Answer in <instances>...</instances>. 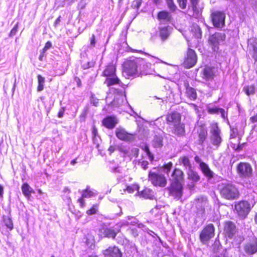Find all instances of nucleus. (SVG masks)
Masks as SVG:
<instances>
[{
    "mask_svg": "<svg viewBox=\"0 0 257 257\" xmlns=\"http://www.w3.org/2000/svg\"><path fill=\"white\" fill-rule=\"evenodd\" d=\"M116 136L120 140L130 141L133 139V136L127 133L123 128H117L115 132Z\"/></svg>",
    "mask_w": 257,
    "mask_h": 257,
    "instance_id": "18",
    "label": "nucleus"
},
{
    "mask_svg": "<svg viewBox=\"0 0 257 257\" xmlns=\"http://www.w3.org/2000/svg\"><path fill=\"white\" fill-rule=\"evenodd\" d=\"M103 125L109 129L112 128V117L108 116L105 118L102 121Z\"/></svg>",
    "mask_w": 257,
    "mask_h": 257,
    "instance_id": "37",
    "label": "nucleus"
},
{
    "mask_svg": "<svg viewBox=\"0 0 257 257\" xmlns=\"http://www.w3.org/2000/svg\"><path fill=\"white\" fill-rule=\"evenodd\" d=\"M22 191L23 194L28 198L29 199L31 197V194L34 193L33 189L27 184L25 183L23 184L22 186Z\"/></svg>",
    "mask_w": 257,
    "mask_h": 257,
    "instance_id": "27",
    "label": "nucleus"
},
{
    "mask_svg": "<svg viewBox=\"0 0 257 257\" xmlns=\"http://www.w3.org/2000/svg\"><path fill=\"white\" fill-rule=\"evenodd\" d=\"M251 209L250 203L246 201H239L235 204V210L241 219H244L247 217Z\"/></svg>",
    "mask_w": 257,
    "mask_h": 257,
    "instance_id": "6",
    "label": "nucleus"
},
{
    "mask_svg": "<svg viewBox=\"0 0 257 257\" xmlns=\"http://www.w3.org/2000/svg\"><path fill=\"white\" fill-rule=\"evenodd\" d=\"M199 168L204 175L208 179H211L214 177V173L211 170L207 164H202Z\"/></svg>",
    "mask_w": 257,
    "mask_h": 257,
    "instance_id": "21",
    "label": "nucleus"
},
{
    "mask_svg": "<svg viewBox=\"0 0 257 257\" xmlns=\"http://www.w3.org/2000/svg\"><path fill=\"white\" fill-rule=\"evenodd\" d=\"M191 7L194 13L193 15L197 16L200 12V9L198 6L199 0H190Z\"/></svg>",
    "mask_w": 257,
    "mask_h": 257,
    "instance_id": "30",
    "label": "nucleus"
},
{
    "mask_svg": "<svg viewBox=\"0 0 257 257\" xmlns=\"http://www.w3.org/2000/svg\"><path fill=\"white\" fill-rule=\"evenodd\" d=\"M142 0H134L132 4V7L134 9H138L141 6Z\"/></svg>",
    "mask_w": 257,
    "mask_h": 257,
    "instance_id": "45",
    "label": "nucleus"
},
{
    "mask_svg": "<svg viewBox=\"0 0 257 257\" xmlns=\"http://www.w3.org/2000/svg\"><path fill=\"white\" fill-rule=\"evenodd\" d=\"M139 186L137 185H133L132 186H128L126 188V190L128 192L131 193L134 192L135 190H138Z\"/></svg>",
    "mask_w": 257,
    "mask_h": 257,
    "instance_id": "46",
    "label": "nucleus"
},
{
    "mask_svg": "<svg viewBox=\"0 0 257 257\" xmlns=\"http://www.w3.org/2000/svg\"><path fill=\"white\" fill-rule=\"evenodd\" d=\"M103 254L106 257H111L112 255V248L109 247L103 251Z\"/></svg>",
    "mask_w": 257,
    "mask_h": 257,
    "instance_id": "48",
    "label": "nucleus"
},
{
    "mask_svg": "<svg viewBox=\"0 0 257 257\" xmlns=\"http://www.w3.org/2000/svg\"><path fill=\"white\" fill-rule=\"evenodd\" d=\"M152 146L156 149L161 148L163 145V136L162 135H156L152 141Z\"/></svg>",
    "mask_w": 257,
    "mask_h": 257,
    "instance_id": "20",
    "label": "nucleus"
},
{
    "mask_svg": "<svg viewBox=\"0 0 257 257\" xmlns=\"http://www.w3.org/2000/svg\"><path fill=\"white\" fill-rule=\"evenodd\" d=\"M78 202L80 203V205L81 207H83L84 205V200L83 199V197H81L78 199Z\"/></svg>",
    "mask_w": 257,
    "mask_h": 257,
    "instance_id": "61",
    "label": "nucleus"
},
{
    "mask_svg": "<svg viewBox=\"0 0 257 257\" xmlns=\"http://www.w3.org/2000/svg\"><path fill=\"white\" fill-rule=\"evenodd\" d=\"M243 91L248 96L253 95L255 92V86L253 85H246L243 88Z\"/></svg>",
    "mask_w": 257,
    "mask_h": 257,
    "instance_id": "35",
    "label": "nucleus"
},
{
    "mask_svg": "<svg viewBox=\"0 0 257 257\" xmlns=\"http://www.w3.org/2000/svg\"><path fill=\"white\" fill-rule=\"evenodd\" d=\"M144 150L145 152V153H146V155L148 156L149 159L151 161H152L154 159V156H153V155L150 151L149 147L148 146H145L144 148Z\"/></svg>",
    "mask_w": 257,
    "mask_h": 257,
    "instance_id": "43",
    "label": "nucleus"
},
{
    "mask_svg": "<svg viewBox=\"0 0 257 257\" xmlns=\"http://www.w3.org/2000/svg\"><path fill=\"white\" fill-rule=\"evenodd\" d=\"M141 196L146 199H152L153 193L152 190L148 188H145L141 192H138Z\"/></svg>",
    "mask_w": 257,
    "mask_h": 257,
    "instance_id": "32",
    "label": "nucleus"
},
{
    "mask_svg": "<svg viewBox=\"0 0 257 257\" xmlns=\"http://www.w3.org/2000/svg\"><path fill=\"white\" fill-rule=\"evenodd\" d=\"M52 47V43L48 41L46 43L45 46L44 48H50Z\"/></svg>",
    "mask_w": 257,
    "mask_h": 257,
    "instance_id": "62",
    "label": "nucleus"
},
{
    "mask_svg": "<svg viewBox=\"0 0 257 257\" xmlns=\"http://www.w3.org/2000/svg\"><path fill=\"white\" fill-rule=\"evenodd\" d=\"M143 63L144 62L142 60L136 57H131L129 59L125 60L123 64V72L128 76L135 77L153 74L152 71L148 72L141 70V66Z\"/></svg>",
    "mask_w": 257,
    "mask_h": 257,
    "instance_id": "2",
    "label": "nucleus"
},
{
    "mask_svg": "<svg viewBox=\"0 0 257 257\" xmlns=\"http://www.w3.org/2000/svg\"><path fill=\"white\" fill-rule=\"evenodd\" d=\"M38 86L37 87V91L40 92L43 90L44 88V83L45 81V78L42 77L41 75H38Z\"/></svg>",
    "mask_w": 257,
    "mask_h": 257,
    "instance_id": "36",
    "label": "nucleus"
},
{
    "mask_svg": "<svg viewBox=\"0 0 257 257\" xmlns=\"http://www.w3.org/2000/svg\"><path fill=\"white\" fill-rule=\"evenodd\" d=\"M64 115V110H60L58 114V116L60 118H61L63 117Z\"/></svg>",
    "mask_w": 257,
    "mask_h": 257,
    "instance_id": "63",
    "label": "nucleus"
},
{
    "mask_svg": "<svg viewBox=\"0 0 257 257\" xmlns=\"http://www.w3.org/2000/svg\"><path fill=\"white\" fill-rule=\"evenodd\" d=\"M46 50L47 49H42L41 51V52H40L41 54H40V55L39 56V58L40 60L42 61L43 60V56H44V55Z\"/></svg>",
    "mask_w": 257,
    "mask_h": 257,
    "instance_id": "60",
    "label": "nucleus"
},
{
    "mask_svg": "<svg viewBox=\"0 0 257 257\" xmlns=\"http://www.w3.org/2000/svg\"><path fill=\"white\" fill-rule=\"evenodd\" d=\"M211 142L213 145L218 146L222 141L220 131L216 123L213 124L211 130Z\"/></svg>",
    "mask_w": 257,
    "mask_h": 257,
    "instance_id": "12",
    "label": "nucleus"
},
{
    "mask_svg": "<svg viewBox=\"0 0 257 257\" xmlns=\"http://www.w3.org/2000/svg\"><path fill=\"white\" fill-rule=\"evenodd\" d=\"M173 164L169 162L164 166L163 171L164 173L168 174L172 168Z\"/></svg>",
    "mask_w": 257,
    "mask_h": 257,
    "instance_id": "44",
    "label": "nucleus"
},
{
    "mask_svg": "<svg viewBox=\"0 0 257 257\" xmlns=\"http://www.w3.org/2000/svg\"><path fill=\"white\" fill-rule=\"evenodd\" d=\"M215 74L216 70L214 67L205 65L201 67L200 76L206 82L212 81L215 76Z\"/></svg>",
    "mask_w": 257,
    "mask_h": 257,
    "instance_id": "8",
    "label": "nucleus"
},
{
    "mask_svg": "<svg viewBox=\"0 0 257 257\" xmlns=\"http://www.w3.org/2000/svg\"><path fill=\"white\" fill-rule=\"evenodd\" d=\"M158 19L164 22H169L171 21L172 16L168 12L161 11L158 14Z\"/></svg>",
    "mask_w": 257,
    "mask_h": 257,
    "instance_id": "24",
    "label": "nucleus"
},
{
    "mask_svg": "<svg viewBox=\"0 0 257 257\" xmlns=\"http://www.w3.org/2000/svg\"><path fill=\"white\" fill-rule=\"evenodd\" d=\"M103 75L107 77L104 84L110 87L112 85V65H108L103 71Z\"/></svg>",
    "mask_w": 257,
    "mask_h": 257,
    "instance_id": "17",
    "label": "nucleus"
},
{
    "mask_svg": "<svg viewBox=\"0 0 257 257\" xmlns=\"http://www.w3.org/2000/svg\"><path fill=\"white\" fill-rule=\"evenodd\" d=\"M237 174L242 179H247L248 181L244 182L243 183L244 187L247 188H251V184L249 179L252 176V168L248 163L240 162L236 167Z\"/></svg>",
    "mask_w": 257,
    "mask_h": 257,
    "instance_id": "4",
    "label": "nucleus"
},
{
    "mask_svg": "<svg viewBox=\"0 0 257 257\" xmlns=\"http://www.w3.org/2000/svg\"><path fill=\"white\" fill-rule=\"evenodd\" d=\"M169 9L172 12H174L177 7L173 3L172 0H166Z\"/></svg>",
    "mask_w": 257,
    "mask_h": 257,
    "instance_id": "41",
    "label": "nucleus"
},
{
    "mask_svg": "<svg viewBox=\"0 0 257 257\" xmlns=\"http://www.w3.org/2000/svg\"><path fill=\"white\" fill-rule=\"evenodd\" d=\"M243 250L247 255H252L257 252V238H253L243 245Z\"/></svg>",
    "mask_w": 257,
    "mask_h": 257,
    "instance_id": "13",
    "label": "nucleus"
},
{
    "mask_svg": "<svg viewBox=\"0 0 257 257\" xmlns=\"http://www.w3.org/2000/svg\"><path fill=\"white\" fill-rule=\"evenodd\" d=\"M248 48H257V40L255 38H252L248 40Z\"/></svg>",
    "mask_w": 257,
    "mask_h": 257,
    "instance_id": "38",
    "label": "nucleus"
},
{
    "mask_svg": "<svg viewBox=\"0 0 257 257\" xmlns=\"http://www.w3.org/2000/svg\"><path fill=\"white\" fill-rule=\"evenodd\" d=\"M186 171L189 179L194 182H196L200 180V177L199 175L196 172L193 170V167Z\"/></svg>",
    "mask_w": 257,
    "mask_h": 257,
    "instance_id": "28",
    "label": "nucleus"
},
{
    "mask_svg": "<svg viewBox=\"0 0 257 257\" xmlns=\"http://www.w3.org/2000/svg\"><path fill=\"white\" fill-rule=\"evenodd\" d=\"M170 180L172 183L169 188L170 193L175 198L179 199L183 194V172L179 169H175L171 174Z\"/></svg>",
    "mask_w": 257,
    "mask_h": 257,
    "instance_id": "3",
    "label": "nucleus"
},
{
    "mask_svg": "<svg viewBox=\"0 0 257 257\" xmlns=\"http://www.w3.org/2000/svg\"><path fill=\"white\" fill-rule=\"evenodd\" d=\"M226 38L224 33L218 32L211 35L209 37V42L214 47H217L220 43L223 42Z\"/></svg>",
    "mask_w": 257,
    "mask_h": 257,
    "instance_id": "14",
    "label": "nucleus"
},
{
    "mask_svg": "<svg viewBox=\"0 0 257 257\" xmlns=\"http://www.w3.org/2000/svg\"><path fill=\"white\" fill-rule=\"evenodd\" d=\"M207 111L210 114H220L221 117L225 119L227 117V114L224 109L217 107L214 106L211 107L210 106L207 107Z\"/></svg>",
    "mask_w": 257,
    "mask_h": 257,
    "instance_id": "22",
    "label": "nucleus"
},
{
    "mask_svg": "<svg viewBox=\"0 0 257 257\" xmlns=\"http://www.w3.org/2000/svg\"><path fill=\"white\" fill-rule=\"evenodd\" d=\"M199 134V142L200 144H202L206 140L207 132L205 128L201 126L198 131Z\"/></svg>",
    "mask_w": 257,
    "mask_h": 257,
    "instance_id": "29",
    "label": "nucleus"
},
{
    "mask_svg": "<svg viewBox=\"0 0 257 257\" xmlns=\"http://www.w3.org/2000/svg\"><path fill=\"white\" fill-rule=\"evenodd\" d=\"M123 41L120 43V46L122 48H128V46L127 43L126 42V38H125V35L123 36Z\"/></svg>",
    "mask_w": 257,
    "mask_h": 257,
    "instance_id": "53",
    "label": "nucleus"
},
{
    "mask_svg": "<svg viewBox=\"0 0 257 257\" xmlns=\"http://www.w3.org/2000/svg\"><path fill=\"white\" fill-rule=\"evenodd\" d=\"M186 94L187 97L191 100H195L197 98L196 90L189 86L186 87Z\"/></svg>",
    "mask_w": 257,
    "mask_h": 257,
    "instance_id": "25",
    "label": "nucleus"
},
{
    "mask_svg": "<svg viewBox=\"0 0 257 257\" xmlns=\"http://www.w3.org/2000/svg\"><path fill=\"white\" fill-rule=\"evenodd\" d=\"M122 253L118 247L113 246V257H121Z\"/></svg>",
    "mask_w": 257,
    "mask_h": 257,
    "instance_id": "47",
    "label": "nucleus"
},
{
    "mask_svg": "<svg viewBox=\"0 0 257 257\" xmlns=\"http://www.w3.org/2000/svg\"><path fill=\"white\" fill-rule=\"evenodd\" d=\"M253 57L257 61V49H252Z\"/></svg>",
    "mask_w": 257,
    "mask_h": 257,
    "instance_id": "59",
    "label": "nucleus"
},
{
    "mask_svg": "<svg viewBox=\"0 0 257 257\" xmlns=\"http://www.w3.org/2000/svg\"><path fill=\"white\" fill-rule=\"evenodd\" d=\"M91 102L94 106H96L98 103V99L92 96Z\"/></svg>",
    "mask_w": 257,
    "mask_h": 257,
    "instance_id": "57",
    "label": "nucleus"
},
{
    "mask_svg": "<svg viewBox=\"0 0 257 257\" xmlns=\"http://www.w3.org/2000/svg\"><path fill=\"white\" fill-rule=\"evenodd\" d=\"M166 119L168 123L174 125L180 122L181 116L178 112H174L169 113L167 116Z\"/></svg>",
    "mask_w": 257,
    "mask_h": 257,
    "instance_id": "19",
    "label": "nucleus"
},
{
    "mask_svg": "<svg viewBox=\"0 0 257 257\" xmlns=\"http://www.w3.org/2000/svg\"><path fill=\"white\" fill-rule=\"evenodd\" d=\"M197 61V56L193 49H188L186 56L185 57L183 66L187 69L193 67Z\"/></svg>",
    "mask_w": 257,
    "mask_h": 257,
    "instance_id": "10",
    "label": "nucleus"
},
{
    "mask_svg": "<svg viewBox=\"0 0 257 257\" xmlns=\"http://www.w3.org/2000/svg\"><path fill=\"white\" fill-rule=\"evenodd\" d=\"M115 210L116 211V212L115 213V214L116 215L119 216L121 214V213H122L121 209L119 206L116 205L115 207Z\"/></svg>",
    "mask_w": 257,
    "mask_h": 257,
    "instance_id": "55",
    "label": "nucleus"
},
{
    "mask_svg": "<svg viewBox=\"0 0 257 257\" xmlns=\"http://www.w3.org/2000/svg\"><path fill=\"white\" fill-rule=\"evenodd\" d=\"M250 119L251 121L253 122L257 121V114L255 116L251 117Z\"/></svg>",
    "mask_w": 257,
    "mask_h": 257,
    "instance_id": "64",
    "label": "nucleus"
},
{
    "mask_svg": "<svg viewBox=\"0 0 257 257\" xmlns=\"http://www.w3.org/2000/svg\"><path fill=\"white\" fill-rule=\"evenodd\" d=\"M18 25L16 24L15 25V26L12 29V30L10 32V34H9L10 37H13L16 34V33L18 31Z\"/></svg>",
    "mask_w": 257,
    "mask_h": 257,
    "instance_id": "51",
    "label": "nucleus"
},
{
    "mask_svg": "<svg viewBox=\"0 0 257 257\" xmlns=\"http://www.w3.org/2000/svg\"><path fill=\"white\" fill-rule=\"evenodd\" d=\"M195 161L199 164V167L201 166L202 164H204L205 163L201 161V159L198 156H195L194 157Z\"/></svg>",
    "mask_w": 257,
    "mask_h": 257,
    "instance_id": "56",
    "label": "nucleus"
},
{
    "mask_svg": "<svg viewBox=\"0 0 257 257\" xmlns=\"http://www.w3.org/2000/svg\"><path fill=\"white\" fill-rule=\"evenodd\" d=\"M174 128L173 133L175 135L178 136H183L185 134V129L184 124L180 122L173 125Z\"/></svg>",
    "mask_w": 257,
    "mask_h": 257,
    "instance_id": "23",
    "label": "nucleus"
},
{
    "mask_svg": "<svg viewBox=\"0 0 257 257\" xmlns=\"http://www.w3.org/2000/svg\"><path fill=\"white\" fill-rule=\"evenodd\" d=\"M90 46L92 47H94L95 46V43H96V37L94 35V34H92V36L91 37L90 39Z\"/></svg>",
    "mask_w": 257,
    "mask_h": 257,
    "instance_id": "52",
    "label": "nucleus"
},
{
    "mask_svg": "<svg viewBox=\"0 0 257 257\" xmlns=\"http://www.w3.org/2000/svg\"><path fill=\"white\" fill-rule=\"evenodd\" d=\"M148 165L149 163L147 161H144L141 163V166L144 170H146L148 168Z\"/></svg>",
    "mask_w": 257,
    "mask_h": 257,
    "instance_id": "58",
    "label": "nucleus"
},
{
    "mask_svg": "<svg viewBox=\"0 0 257 257\" xmlns=\"http://www.w3.org/2000/svg\"><path fill=\"white\" fill-rule=\"evenodd\" d=\"M110 94H108L107 96L106 97V102L108 104V108L105 109L106 111L108 112H110L111 109V104L112 103V101L111 100V96H110Z\"/></svg>",
    "mask_w": 257,
    "mask_h": 257,
    "instance_id": "40",
    "label": "nucleus"
},
{
    "mask_svg": "<svg viewBox=\"0 0 257 257\" xmlns=\"http://www.w3.org/2000/svg\"><path fill=\"white\" fill-rule=\"evenodd\" d=\"M110 223L103 222L99 230V235L101 237H111L112 235V231L111 227H109Z\"/></svg>",
    "mask_w": 257,
    "mask_h": 257,
    "instance_id": "16",
    "label": "nucleus"
},
{
    "mask_svg": "<svg viewBox=\"0 0 257 257\" xmlns=\"http://www.w3.org/2000/svg\"><path fill=\"white\" fill-rule=\"evenodd\" d=\"M94 65V62L93 61L88 62L87 64H82V67L84 69H88L90 67H93Z\"/></svg>",
    "mask_w": 257,
    "mask_h": 257,
    "instance_id": "50",
    "label": "nucleus"
},
{
    "mask_svg": "<svg viewBox=\"0 0 257 257\" xmlns=\"http://www.w3.org/2000/svg\"><path fill=\"white\" fill-rule=\"evenodd\" d=\"M180 7L184 9L186 7L187 0H177Z\"/></svg>",
    "mask_w": 257,
    "mask_h": 257,
    "instance_id": "49",
    "label": "nucleus"
},
{
    "mask_svg": "<svg viewBox=\"0 0 257 257\" xmlns=\"http://www.w3.org/2000/svg\"><path fill=\"white\" fill-rule=\"evenodd\" d=\"M224 231L225 235L229 238L233 237L236 232L235 224L230 221L225 222L224 224Z\"/></svg>",
    "mask_w": 257,
    "mask_h": 257,
    "instance_id": "15",
    "label": "nucleus"
},
{
    "mask_svg": "<svg viewBox=\"0 0 257 257\" xmlns=\"http://www.w3.org/2000/svg\"><path fill=\"white\" fill-rule=\"evenodd\" d=\"M97 193L95 190H91L89 187H87L83 190L82 193V196L83 198H89L95 196Z\"/></svg>",
    "mask_w": 257,
    "mask_h": 257,
    "instance_id": "33",
    "label": "nucleus"
},
{
    "mask_svg": "<svg viewBox=\"0 0 257 257\" xmlns=\"http://www.w3.org/2000/svg\"><path fill=\"white\" fill-rule=\"evenodd\" d=\"M215 228L212 224H209L205 226L200 233V241L206 244L214 236Z\"/></svg>",
    "mask_w": 257,
    "mask_h": 257,
    "instance_id": "7",
    "label": "nucleus"
},
{
    "mask_svg": "<svg viewBox=\"0 0 257 257\" xmlns=\"http://www.w3.org/2000/svg\"><path fill=\"white\" fill-rule=\"evenodd\" d=\"M98 210V206L97 205H94L93 206L86 212L87 214L89 215H93L96 213Z\"/></svg>",
    "mask_w": 257,
    "mask_h": 257,
    "instance_id": "42",
    "label": "nucleus"
},
{
    "mask_svg": "<svg viewBox=\"0 0 257 257\" xmlns=\"http://www.w3.org/2000/svg\"><path fill=\"white\" fill-rule=\"evenodd\" d=\"M171 28L165 27L160 29V35L162 39H167L170 34Z\"/></svg>",
    "mask_w": 257,
    "mask_h": 257,
    "instance_id": "34",
    "label": "nucleus"
},
{
    "mask_svg": "<svg viewBox=\"0 0 257 257\" xmlns=\"http://www.w3.org/2000/svg\"><path fill=\"white\" fill-rule=\"evenodd\" d=\"M179 163L181 165L183 166L186 171L193 167L188 157L187 156L180 157L179 159Z\"/></svg>",
    "mask_w": 257,
    "mask_h": 257,
    "instance_id": "26",
    "label": "nucleus"
},
{
    "mask_svg": "<svg viewBox=\"0 0 257 257\" xmlns=\"http://www.w3.org/2000/svg\"><path fill=\"white\" fill-rule=\"evenodd\" d=\"M92 135L93 137L94 141H97V130L95 126H93L92 128Z\"/></svg>",
    "mask_w": 257,
    "mask_h": 257,
    "instance_id": "54",
    "label": "nucleus"
},
{
    "mask_svg": "<svg viewBox=\"0 0 257 257\" xmlns=\"http://www.w3.org/2000/svg\"><path fill=\"white\" fill-rule=\"evenodd\" d=\"M114 70L113 67V108L128 106L133 113L131 115H138L128 104L125 95V85L120 83L119 79L115 74Z\"/></svg>",
    "mask_w": 257,
    "mask_h": 257,
    "instance_id": "1",
    "label": "nucleus"
},
{
    "mask_svg": "<svg viewBox=\"0 0 257 257\" xmlns=\"http://www.w3.org/2000/svg\"><path fill=\"white\" fill-rule=\"evenodd\" d=\"M225 15L224 13L216 11L212 13L211 19L213 25L217 28H222L224 25Z\"/></svg>",
    "mask_w": 257,
    "mask_h": 257,
    "instance_id": "11",
    "label": "nucleus"
},
{
    "mask_svg": "<svg viewBox=\"0 0 257 257\" xmlns=\"http://www.w3.org/2000/svg\"><path fill=\"white\" fill-rule=\"evenodd\" d=\"M149 180L155 186L164 187L167 183L165 177L161 174L150 171L149 174Z\"/></svg>",
    "mask_w": 257,
    "mask_h": 257,
    "instance_id": "9",
    "label": "nucleus"
},
{
    "mask_svg": "<svg viewBox=\"0 0 257 257\" xmlns=\"http://www.w3.org/2000/svg\"><path fill=\"white\" fill-rule=\"evenodd\" d=\"M4 222L5 225L10 230L13 228V223L12 220L9 217H5L4 219Z\"/></svg>",
    "mask_w": 257,
    "mask_h": 257,
    "instance_id": "39",
    "label": "nucleus"
},
{
    "mask_svg": "<svg viewBox=\"0 0 257 257\" xmlns=\"http://www.w3.org/2000/svg\"><path fill=\"white\" fill-rule=\"evenodd\" d=\"M221 195L228 200H233L238 198L239 192L236 186L230 183H224L220 186Z\"/></svg>",
    "mask_w": 257,
    "mask_h": 257,
    "instance_id": "5",
    "label": "nucleus"
},
{
    "mask_svg": "<svg viewBox=\"0 0 257 257\" xmlns=\"http://www.w3.org/2000/svg\"><path fill=\"white\" fill-rule=\"evenodd\" d=\"M191 32L193 35L196 38H200L202 32L200 28L197 25H193L191 28Z\"/></svg>",
    "mask_w": 257,
    "mask_h": 257,
    "instance_id": "31",
    "label": "nucleus"
}]
</instances>
